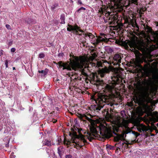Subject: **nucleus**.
<instances>
[{"label": "nucleus", "mask_w": 158, "mask_h": 158, "mask_svg": "<svg viewBox=\"0 0 158 158\" xmlns=\"http://www.w3.org/2000/svg\"><path fill=\"white\" fill-rule=\"evenodd\" d=\"M75 125L73 126L74 128H72L71 130L72 133H69V135L71 137L72 142L69 141H66L64 139V143L67 145H72V143H74L76 145H74V147L75 146L79 147L80 148L82 147V145L81 143V142L84 143L86 142V140L85 139L84 135L82 134H87L88 135L90 136H95L96 135H99V133L102 136L106 137H109L110 136V132L107 127L103 125H101L99 127H98L96 128L92 127L90 128L91 132H86L83 130L81 128H78L77 127L78 125L77 120H74Z\"/></svg>", "instance_id": "nucleus-1"}, {"label": "nucleus", "mask_w": 158, "mask_h": 158, "mask_svg": "<svg viewBox=\"0 0 158 158\" xmlns=\"http://www.w3.org/2000/svg\"><path fill=\"white\" fill-rule=\"evenodd\" d=\"M86 60L82 56L73 57V59L69 63H63L62 61L59 62L57 64L60 68L63 67V70L67 69L69 71L73 70L75 71H78L81 72V75L84 76L83 79L86 81L88 80V76L85 72L84 69L86 68Z\"/></svg>", "instance_id": "nucleus-2"}, {"label": "nucleus", "mask_w": 158, "mask_h": 158, "mask_svg": "<svg viewBox=\"0 0 158 158\" xmlns=\"http://www.w3.org/2000/svg\"><path fill=\"white\" fill-rule=\"evenodd\" d=\"M114 73L113 77H111L112 81L106 84L105 86L106 90L110 93L112 92L118 82H119V79L122 78V73L118 69H114Z\"/></svg>", "instance_id": "nucleus-3"}, {"label": "nucleus", "mask_w": 158, "mask_h": 158, "mask_svg": "<svg viewBox=\"0 0 158 158\" xmlns=\"http://www.w3.org/2000/svg\"><path fill=\"white\" fill-rule=\"evenodd\" d=\"M111 5H114L118 7L123 5L128 8L130 6L131 7H137L138 5V0H109Z\"/></svg>", "instance_id": "nucleus-4"}, {"label": "nucleus", "mask_w": 158, "mask_h": 158, "mask_svg": "<svg viewBox=\"0 0 158 158\" xmlns=\"http://www.w3.org/2000/svg\"><path fill=\"white\" fill-rule=\"evenodd\" d=\"M109 99L108 97L104 95H100L96 101V104L91 105L90 108L95 111L98 112L106 104L109 105Z\"/></svg>", "instance_id": "nucleus-5"}, {"label": "nucleus", "mask_w": 158, "mask_h": 158, "mask_svg": "<svg viewBox=\"0 0 158 158\" xmlns=\"http://www.w3.org/2000/svg\"><path fill=\"white\" fill-rule=\"evenodd\" d=\"M132 133V134L135 135H138V133L135 131H133L129 128H127L121 135H118L114 137L115 141H119L120 140H124L126 136V135L129 133Z\"/></svg>", "instance_id": "nucleus-6"}, {"label": "nucleus", "mask_w": 158, "mask_h": 158, "mask_svg": "<svg viewBox=\"0 0 158 158\" xmlns=\"http://www.w3.org/2000/svg\"><path fill=\"white\" fill-rule=\"evenodd\" d=\"M111 70V68H107L106 67L104 68L99 69L98 71V73L101 77H103L105 76L106 73H109Z\"/></svg>", "instance_id": "nucleus-7"}, {"label": "nucleus", "mask_w": 158, "mask_h": 158, "mask_svg": "<svg viewBox=\"0 0 158 158\" xmlns=\"http://www.w3.org/2000/svg\"><path fill=\"white\" fill-rule=\"evenodd\" d=\"M138 89L139 97L141 98L144 99L147 93V90L144 89V86H143L141 84Z\"/></svg>", "instance_id": "nucleus-8"}, {"label": "nucleus", "mask_w": 158, "mask_h": 158, "mask_svg": "<svg viewBox=\"0 0 158 158\" xmlns=\"http://www.w3.org/2000/svg\"><path fill=\"white\" fill-rule=\"evenodd\" d=\"M113 59V64L114 65H118V66H119V64L121 63L122 59L121 56L118 54H116L114 56Z\"/></svg>", "instance_id": "nucleus-9"}, {"label": "nucleus", "mask_w": 158, "mask_h": 158, "mask_svg": "<svg viewBox=\"0 0 158 158\" xmlns=\"http://www.w3.org/2000/svg\"><path fill=\"white\" fill-rule=\"evenodd\" d=\"M67 30L68 31H75L76 34H79L80 35H81L79 34L78 31L82 32H83V31L81 30L80 27L77 25L74 26L69 25V27L67 28Z\"/></svg>", "instance_id": "nucleus-10"}, {"label": "nucleus", "mask_w": 158, "mask_h": 158, "mask_svg": "<svg viewBox=\"0 0 158 158\" xmlns=\"http://www.w3.org/2000/svg\"><path fill=\"white\" fill-rule=\"evenodd\" d=\"M136 127L138 131L140 132H146L148 130V128L145 125L140 123L137 124Z\"/></svg>", "instance_id": "nucleus-11"}, {"label": "nucleus", "mask_w": 158, "mask_h": 158, "mask_svg": "<svg viewBox=\"0 0 158 158\" xmlns=\"http://www.w3.org/2000/svg\"><path fill=\"white\" fill-rule=\"evenodd\" d=\"M97 38H94L93 39L92 42L94 45H96L98 44L101 41H104V39L100 36H97Z\"/></svg>", "instance_id": "nucleus-12"}, {"label": "nucleus", "mask_w": 158, "mask_h": 158, "mask_svg": "<svg viewBox=\"0 0 158 158\" xmlns=\"http://www.w3.org/2000/svg\"><path fill=\"white\" fill-rule=\"evenodd\" d=\"M128 44L130 48H135L137 47L138 45L135 39H132L128 42Z\"/></svg>", "instance_id": "nucleus-13"}, {"label": "nucleus", "mask_w": 158, "mask_h": 158, "mask_svg": "<svg viewBox=\"0 0 158 158\" xmlns=\"http://www.w3.org/2000/svg\"><path fill=\"white\" fill-rule=\"evenodd\" d=\"M147 82L148 84V87L147 89H148L149 87H153L155 86V83L154 82L152 81L151 79L147 81Z\"/></svg>", "instance_id": "nucleus-14"}, {"label": "nucleus", "mask_w": 158, "mask_h": 158, "mask_svg": "<svg viewBox=\"0 0 158 158\" xmlns=\"http://www.w3.org/2000/svg\"><path fill=\"white\" fill-rule=\"evenodd\" d=\"M43 145L47 146L48 147L51 146V141L48 140L47 139H45L43 142Z\"/></svg>", "instance_id": "nucleus-15"}, {"label": "nucleus", "mask_w": 158, "mask_h": 158, "mask_svg": "<svg viewBox=\"0 0 158 158\" xmlns=\"http://www.w3.org/2000/svg\"><path fill=\"white\" fill-rule=\"evenodd\" d=\"M83 35L84 36L86 37L87 36H88L89 38L90 39H94L95 37L91 33H83Z\"/></svg>", "instance_id": "nucleus-16"}, {"label": "nucleus", "mask_w": 158, "mask_h": 158, "mask_svg": "<svg viewBox=\"0 0 158 158\" xmlns=\"http://www.w3.org/2000/svg\"><path fill=\"white\" fill-rule=\"evenodd\" d=\"M60 19L61 20L60 23L61 24H64L65 23V15L64 14H62L60 15Z\"/></svg>", "instance_id": "nucleus-17"}, {"label": "nucleus", "mask_w": 158, "mask_h": 158, "mask_svg": "<svg viewBox=\"0 0 158 158\" xmlns=\"http://www.w3.org/2000/svg\"><path fill=\"white\" fill-rule=\"evenodd\" d=\"M86 10V8L83 7H81L78 9L76 12V13H80L83 11H85Z\"/></svg>", "instance_id": "nucleus-18"}, {"label": "nucleus", "mask_w": 158, "mask_h": 158, "mask_svg": "<svg viewBox=\"0 0 158 158\" xmlns=\"http://www.w3.org/2000/svg\"><path fill=\"white\" fill-rule=\"evenodd\" d=\"M85 119L90 122L91 124H93L94 123V120L92 119L91 118L88 117L86 115L85 116Z\"/></svg>", "instance_id": "nucleus-19"}, {"label": "nucleus", "mask_w": 158, "mask_h": 158, "mask_svg": "<svg viewBox=\"0 0 158 158\" xmlns=\"http://www.w3.org/2000/svg\"><path fill=\"white\" fill-rule=\"evenodd\" d=\"M47 69H46L45 70H39L38 72L39 73H41L43 74V75L44 76L46 75L47 74Z\"/></svg>", "instance_id": "nucleus-20"}, {"label": "nucleus", "mask_w": 158, "mask_h": 158, "mask_svg": "<svg viewBox=\"0 0 158 158\" xmlns=\"http://www.w3.org/2000/svg\"><path fill=\"white\" fill-rule=\"evenodd\" d=\"M58 153L60 156H61L62 153V148H57Z\"/></svg>", "instance_id": "nucleus-21"}, {"label": "nucleus", "mask_w": 158, "mask_h": 158, "mask_svg": "<svg viewBox=\"0 0 158 158\" xmlns=\"http://www.w3.org/2000/svg\"><path fill=\"white\" fill-rule=\"evenodd\" d=\"M106 148L107 149L109 150H114V146H112L110 145H106Z\"/></svg>", "instance_id": "nucleus-22"}, {"label": "nucleus", "mask_w": 158, "mask_h": 158, "mask_svg": "<svg viewBox=\"0 0 158 158\" xmlns=\"http://www.w3.org/2000/svg\"><path fill=\"white\" fill-rule=\"evenodd\" d=\"M59 5L58 3H55L53 4L51 7V9L52 10H54Z\"/></svg>", "instance_id": "nucleus-23"}, {"label": "nucleus", "mask_w": 158, "mask_h": 158, "mask_svg": "<svg viewBox=\"0 0 158 158\" xmlns=\"http://www.w3.org/2000/svg\"><path fill=\"white\" fill-rule=\"evenodd\" d=\"M150 114H151L152 116L154 115V116L155 117L158 118V113L157 111L155 112L153 114L152 113H151Z\"/></svg>", "instance_id": "nucleus-24"}, {"label": "nucleus", "mask_w": 158, "mask_h": 158, "mask_svg": "<svg viewBox=\"0 0 158 158\" xmlns=\"http://www.w3.org/2000/svg\"><path fill=\"white\" fill-rule=\"evenodd\" d=\"M45 55L43 53H40L39 54V57L40 58H44L45 57Z\"/></svg>", "instance_id": "nucleus-25"}, {"label": "nucleus", "mask_w": 158, "mask_h": 158, "mask_svg": "<svg viewBox=\"0 0 158 158\" xmlns=\"http://www.w3.org/2000/svg\"><path fill=\"white\" fill-rule=\"evenodd\" d=\"M25 22H26L27 23L30 24L32 22V20L31 19H28L27 20H25Z\"/></svg>", "instance_id": "nucleus-26"}, {"label": "nucleus", "mask_w": 158, "mask_h": 158, "mask_svg": "<svg viewBox=\"0 0 158 158\" xmlns=\"http://www.w3.org/2000/svg\"><path fill=\"white\" fill-rule=\"evenodd\" d=\"M57 141H58V143H57V144L59 145L60 144V143H61L62 142V139L60 138H58L57 139Z\"/></svg>", "instance_id": "nucleus-27"}, {"label": "nucleus", "mask_w": 158, "mask_h": 158, "mask_svg": "<svg viewBox=\"0 0 158 158\" xmlns=\"http://www.w3.org/2000/svg\"><path fill=\"white\" fill-rule=\"evenodd\" d=\"M5 65H6V68L8 67V61L7 60H6L5 61Z\"/></svg>", "instance_id": "nucleus-28"}, {"label": "nucleus", "mask_w": 158, "mask_h": 158, "mask_svg": "<svg viewBox=\"0 0 158 158\" xmlns=\"http://www.w3.org/2000/svg\"><path fill=\"white\" fill-rule=\"evenodd\" d=\"M6 27L8 29H11L10 26L9 24H6Z\"/></svg>", "instance_id": "nucleus-29"}, {"label": "nucleus", "mask_w": 158, "mask_h": 158, "mask_svg": "<svg viewBox=\"0 0 158 158\" xmlns=\"http://www.w3.org/2000/svg\"><path fill=\"white\" fill-rule=\"evenodd\" d=\"M77 78H78V80H79V81H85L83 79L82 80V77H81V76H80V77H78Z\"/></svg>", "instance_id": "nucleus-30"}, {"label": "nucleus", "mask_w": 158, "mask_h": 158, "mask_svg": "<svg viewBox=\"0 0 158 158\" xmlns=\"http://www.w3.org/2000/svg\"><path fill=\"white\" fill-rule=\"evenodd\" d=\"M77 4H80V5H81V4H82V2L81 1V0H78V2H77Z\"/></svg>", "instance_id": "nucleus-31"}, {"label": "nucleus", "mask_w": 158, "mask_h": 158, "mask_svg": "<svg viewBox=\"0 0 158 158\" xmlns=\"http://www.w3.org/2000/svg\"><path fill=\"white\" fill-rule=\"evenodd\" d=\"M15 50H16V49L15 48H12L11 49V51L12 52H15Z\"/></svg>", "instance_id": "nucleus-32"}, {"label": "nucleus", "mask_w": 158, "mask_h": 158, "mask_svg": "<svg viewBox=\"0 0 158 158\" xmlns=\"http://www.w3.org/2000/svg\"><path fill=\"white\" fill-rule=\"evenodd\" d=\"M148 80H146V79H145V80H144V81H143V85H144V82L145 83V85H146L147 86V87H148V84H147V81H148Z\"/></svg>", "instance_id": "nucleus-33"}, {"label": "nucleus", "mask_w": 158, "mask_h": 158, "mask_svg": "<svg viewBox=\"0 0 158 158\" xmlns=\"http://www.w3.org/2000/svg\"><path fill=\"white\" fill-rule=\"evenodd\" d=\"M100 35L101 36L104 37L105 38H106V37H105V36H106V35L105 34H104V33H100Z\"/></svg>", "instance_id": "nucleus-34"}, {"label": "nucleus", "mask_w": 158, "mask_h": 158, "mask_svg": "<svg viewBox=\"0 0 158 158\" xmlns=\"http://www.w3.org/2000/svg\"><path fill=\"white\" fill-rule=\"evenodd\" d=\"M72 157V156L69 155L66 156V158H71Z\"/></svg>", "instance_id": "nucleus-35"}, {"label": "nucleus", "mask_w": 158, "mask_h": 158, "mask_svg": "<svg viewBox=\"0 0 158 158\" xmlns=\"http://www.w3.org/2000/svg\"><path fill=\"white\" fill-rule=\"evenodd\" d=\"M138 12L139 13V14L140 15L143 14V13L142 12L141 10H138Z\"/></svg>", "instance_id": "nucleus-36"}, {"label": "nucleus", "mask_w": 158, "mask_h": 158, "mask_svg": "<svg viewBox=\"0 0 158 158\" xmlns=\"http://www.w3.org/2000/svg\"><path fill=\"white\" fill-rule=\"evenodd\" d=\"M64 55V54L63 53H59L58 55L59 56H63Z\"/></svg>", "instance_id": "nucleus-37"}, {"label": "nucleus", "mask_w": 158, "mask_h": 158, "mask_svg": "<svg viewBox=\"0 0 158 158\" xmlns=\"http://www.w3.org/2000/svg\"><path fill=\"white\" fill-rule=\"evenodd\" d=\"M3 51L2 50H1L0 51V56H1L3 55Z\"/></svg>", "instance_id": "nucleus-38"}, {"label": "nucleus", "mask_w": 158, "mask_h": 158, "mask_svg": "<svg viewBox=\"0 0 158 158\" xmlns=\"http://www.w3.org/2000/svg\"><path fill=\"white\" fill-rule=\"evenodd\" d=\"M140 45H141V46L142 47H144V42H142L141 43V44Z\"/></svg>", "instance_id": "nucleus-39"}, {"label": "nucleus", "mask_w": 158, "mask_h": 158, "mask_svg": "<svg viewBox=\"0 0 158 158\" xmlns=\"http://www.w3.org/2000/svg\"><path fill=\"white\" fill-rule=\"evenodd\" d=\"M6 147H9V144H8V143L6 144Z\"/></svg>", "instance_id": "nucleus-40"}, {"label": "nucleus", "mask_w": 158, "mask_h": 158, "mask_svg": "<svg viewBox=\"0 0 158 158\" xmlns=\"http://www.w3.org/2000/svg\"><path fill=\"white\" fill-rule=\"evenodd\" d=\"M81 76V77H82V79H83V77H84V76H82V75H81V76Z\"/></svg>", "instance_id": "nucleus-41"}, {"label": "nucleus", "mask_w": 158, "mask_h": 158, "mask_svg": "<svg viewBox=\"0 0 158 158\" xmlns=\"http://www.w3.org/2000/svg\"><path fill=\"white\" fill-rule=\"evenodd\" d=\"M13 70L15 69V67H13Z\"/></svg>", "instance_id": "nucleus-42"}, {"label": "nucleus", "mask_w": 158, "mask_h": 158, "mask_svg": "<svg viewBox=\"0 0 158 158\" xmlns=\"http://www.w3.org/2000/svg\"><path fill=\"white\" fill-rule=\"evenodd\" d=\"M154 135L153 134H152L151 135L152 136H154Z\"/></svg>", "instance_id": "nucleus-43"}, {"label": "nucleus", "mask_w": 158, "mask_h": 158, "mask_svg": "<svg viewBox=\"0 0 158 158\" xmlns=\"http://www.w3.org/2000/svg\"><path fill=\"white\" fill-rule=\"evenodd\" d=\"M156 125L158 127V123H157Z\"/></svg>", "instance_id": "nucleus-44"}, {"label": "nucleus", "mask_w": 158, "mask_h": 158, "mask_svg": "<svg viewBox=\"0 0 158 158\" xmlns=\"http://www.w3.org/2000/svg\"><path fill=\"white\" fill-rule=\"evenodd\" d=\"M56 121H57V120H56V121L54 122V123H56Z\"/></svg>", "instance_id": "nucleus-45"}, {"label": "nucleus", "mask_w": 158, "mask_h": 158, "mask_svg": "<svg viewBox=\"0 0 158 158\" xmlns=\"http://www.w3.org/2000/svg\"><path fill=\"white\" fill-rule=\"evenodd\" d=\"M98 66H100V65L99 64H98Z\"/></svg>", "instance_id": "nucleus-46"}, {"label": "nucleus", "mask_w": 158, "mask_h": 158, "mask_svg": "<svg viewBox=\"0 0 158 158\" xmlns=\"http://www.w3.org/2000/svg\"><path fill=\"white\" fill-rule=\"evenodd\" d=\"M150 30V28H149V30Z\"/></svg>", "instance_id": "nucleus-47"}]
</instances>
